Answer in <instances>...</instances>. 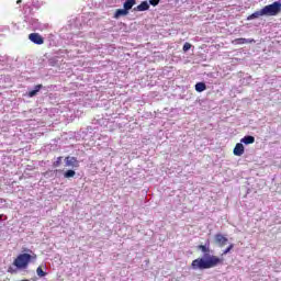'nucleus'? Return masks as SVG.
I'll return each instance as SVG.
<instances>
[{
	"mask_svg": "<svg viewBox=\"0 0 281 281\" xmlns=\"http://www.w3.org/2000/svg\"><path fill=\"white\" fill-rule=\"evenodd\" d=\"M136 10L138 12H146V10H150V4L148 3V1H143L136 7Z\"/></svg>",
	"mask_w": 281,
	"mask_h": 281,
	"instance_id": "1a4fd4ad",
	"label": "nucleus"
},
{
	"mask_svg": "<svg viewBox=\"0 0 281 281\" xmlns=\"http://www.w3.org/2000/svg\"><path fill=\"white\" fill-rule=\"evenodd\" d=\"M16 3H21V0H18Z\"/></svg>",
	"mask_w": 281,
	"mask_h": 281,
	"instance_id": "5701e85b",
	"label": "nucleus"
},
{
	"mask_svg": "<svg viewBox=\"0 0 281 281\" xmlns=\"http://www.w3.org/2000/svg\"><path fill=\"white\" fill-rule=\"evenodd\" d=\"M1 218H3V215H0V221H1Z\"/></svg>",
	"mask_w": 281,
	"mask_h": 281,
	"instance_id": "b1692460",
	"label": "nucleus"
},
{
	"mask_svg": "<svg viewBox=\"0 0 281 281\" xmlns=\"http://www.w3.org/2000/svg\"><path fill=\"white\" fill-rule=\"evenodd\" d=\"M159 1L160 0H149V3H150V5L156 7V5H159Z\"/></svg>",
	"mask_w": 281,
	"mask_h": 281,
	"instance_id": "412c9836",
	"label": "nucleus"
},
{
	"mask_svg": "<svg viewBox=\"0 0 281 281\" xmlns=\"http://www.w3.org/2000/svg\"><path fill=\"white\" fill-rule=\"evenodd\" d=\"M233 153L236 157H243V155H245V146L243 145V143H237Z\"/></svg>",
	"mask_w": 281,
	"mask_h": 281,
	"instance_id": "0eeeda50",
	"label": "nucleus"
},
{
	"mask_svg": "<svg viewBox=\"0 0 281 281\" xmlns=\"http://www.w3.org/2000/svg\"><path fill=\"white\" fill-rule=\"evenodd\" d=\"M36 273H37L38 278H45V276H47V272L43 271L42 267H37Z\"/></svg>",
	"mask_w": 281,
	"mask_h": 281,
	"instance_id": "a211bd4d",
	"label": "nucleus"
},
{
	"mask_svg": "<svg viewBox=\"0 0 281 281\" xmlns=\"http://www.w3.org/2000/svg\"><path fill=\"white\" fill-rule=\"evenodd\" d=\"M63 164V156L57 157V160L53 162V168H59Z\"/></svg>",
	"mask_w": 281,
	"mask_h": 281,
	"instance_id": "f3484780",
	"label": "nucleus"
},
{
	"mask_svg": "<svg viewBox=\"0 0 281 281\" xmlns=\"http://www.w3.org/2000/svg\"><path fill=\"white\" fill-rule=\"evenodd\" d=\"M8 273H16V269L9 267L8 268Z\"/></svg>",
	"mask_w": 281,
	"mask_h": 281,
	"instance_id": "4be33fe9",
	"label": "nucleus"
},
{
	"mask_svg": "<svg viewBox=\"0 0 281 281\" xmlns=\"http://www.w3.org/2000/svg\"><path fill=\"white\" fill-rule=\"evenodd\" d=\"M198 249L204 254V258H198L194 259L191 262V268L196 270L200 269V271H203L205 269H214V267H218V265H223V258H220L218 256H210V244L207 245H199Z\"/></svg>",
	"mask_w": 281,
	"mask_h": 281,
	"instance_id": "f257e3e1",
	"label": "nucleus"
},
{
	"mask_svg": "<svg viewBox=\"0 0 281 281\" xmlns=\"http://www.w3.org/2000/svg\"><path fill=\"white\" fill-rule=\"evenodd\" d=\"M255 142H256V137L249 136V135L240 139V143L245 144L246 146H248L249 144H254Z\"/></svg>",
	"mask_w": 281,
	"mask_h": 281,
	"instance_id": "9d476101",
	"label": "nucleus"
},
{
	"mask_svg": "<svg viewBox=\"0 0 281 281\" xmlns=\"http://www.w3.org/2000/svg\"><path fill=\"white\" fill-rule=\"evenodd\" d=\"M72 177H76V171L75 170L68 169L67 171H65V173H64L65 179H72Z\"/></svg>",
	"mask_w": 281,
	"mask_h": 281,
	"instance_id": "dca6fc26",
	"label": "nucleus"
},
{
	"mask_svg": "<svg viewBox=\"0 0 281 281\" xmlns=\"http://www.w3.org/2000/svg\"><path fill=\"white\" fill-rule=\"evenodd\" d=\"M251 43H256V40L254 38H245V37H239V38H235L232 41L233 45H247V44H251Z\"/></svg>",
	"mask_w": 281,
	"mask_h": 281,
	"instance_id": "423d86ee",
	"label": "nucleus"
},
{
	"mask_svg": "<svg viewBox=\"0 0 281 281\" xmlns=\"http://www.w3.org/2000/svg\"><path fill=\"white\" fill-rule=\"evenodd\" d=\"M29 40L35 45H43V43H45V40L38 33H31Z\"/></svg>",
	"mask_w": 281,
	"mask_h": 281,
	"instance_id": "39448f33",
	"label": "nucleus"
},
{
	"mask_svg": "<svg viewBox=\"0 0 281 281\" xmlns=\"http://www.w3.org/2000/svg\"><path fill=\"white\" fill-rule=\"evenodd\" d=\"M43 89V85H36L34 90L29 91L27 95L29 98H34Z\"/></svg>",
	"mask_w": 281,
	"mask_h": 281,
	"instance_id": "9b49d317",
	"label": "nucleus"
},
{
	"mask_svg": "<svg viewBox=\"0 0 281 281\" xmlns=\"http://www.w3.org/2000/svg\"><path fill=\"white\" fill-rule=\"evenodd\" d=\"M183 52H189V49H192V44L190 43H184L183 47H182Z\"/></svg>",
	"mask_w": 281,
	"mask_h": 281,
	"instance_id": "aec40b11",
	"label": "nucleus"
},
{
	"mask_svg": "<svg viewBox=\"0 0 281 281\" xmlns=\"http://www.w3.org/2000/svg\"><path fill=\"white\" fill-rule=\"evenodd\" d=\"M135 0H126L123 4V8L128 12V10H133V5H135Z\"/></svg>",
	"mask_w": 281,
	"mask_h": 281,
	"instance_id": "ddd939ff",
	"label": "nucleus"
},
{
	"mask_svg": "<svg viewBox=\"0 0 281 281\" xmlns=\"http://www.w3.org/2000/svg\"><path fill=\"white\" fill-rule=\"evenodd\" d=\"M65 164L68 168H80V162L76 157L67 156L65 158Z\"/></svg>",
	"mask_w": 281,
	"mask_h": 281,
	"instance_id": "20e7f679",
	"label": "nucleus"
},
{
	"mask_svg": "<svg viewBox=\"0 0 281 281\" xmlns=\"http://www.w3.org/2000/svg\"><path fill=\"white\" fill-rule=\"evenodd\" d=\"M33 260H36V254L30 255V254H20L13 261V266L16 267V269H27L30 262Z\"/></svg>",
	"mask_w": 281,
	"mask_h": 281,
	"instance_id": "f03ea898",
	"label": "nucleus"
},
{
	"mask_svg": "<svg viewBox=\"0 0 281 281\" xmlns=\"http://www.w3.org/2000/svg\"><path fill=\"white\" fill-rule=\"evenodd\" d=\"M207 89V86L205 85V82H198L195 85V91H198V93H203V91H205Z\"/></svg>",
	"mask_w": 281,
	"mask_h": 281,
	"instance_id": "f8f14e48",
	"label": "nucleus"
},
{
	"mask_svg": "<svg viewBox=\"0 0 281 281\" xmlns=\"http://www.w3.org/2000/svg\"><path fill=\"white\" fill-rule=\"evenodd\" d=\"M260 16H265V13L262 12V9L259 11H256L255 13L250 14L248 16V21H250L251 19H258Z\"/></svg>",
	"mask_w": 281,
	"mask_h": 281,
	"instance_id": "2eb2a0df",
	"label": "nucleus"
},
{
	"mask_svg": "<svg viewBox=\"0 0 281 281\" xmlns=\"http://www.w3.org/2000/svg\"><path fill=\"white\" fill-rule=\"evenodd\" d=\"M128 14V11L125 9H117L114 14V19H120V16H126Z\"/></svg>",
	"mask_w": 281,
	"mask_h": 281,
	"instance_id": "4468645a",
	"label": "nucleus"
},
{
	"mask_svg": "<svg viewBox=\"0 0 281 281\" xmlns=\"http://www.w3.org/2000/svg\"><path fill=\"white\" fill-rule=\"evenodd\" d=\"M234 249V244H231L224 251L223 256H227Z\"/></svg>",
	"mask_w": 281,
	"mask_h": 281,
	"instance_id": "6ab92c4d",
	"label": "nucleus"
},
{
	"mask_svg": "<svg viewBox=\"0 0 281 281\" xmlns=\"http://www.w3.org/2000/svg\"><path fill=\"white\" fill-rule=\"evenodd\" d=\"M215 243L220 247H225V245H227V243H228V239L223 234H216L215 235Z\"/></svg>",
	"mask_w": 281,
	"mask_h": 281,
	"instance_id": "6e6552de",
	"label": "nucleus"
},
{
	"mask_svg": "<svg viewBox=\"0 0 281 281\" xmlns=\"http://www.w3.org/2000/svg\"><path fill=\"white\" fill-rule=\"evenodd\" d=\"M281 12V2L274 1L271 4H268L262 8L263 16H278Z\"/></svg>",
	"mask_w": 281,
	"mask_h": 281,
	"instance_id": "7ed1b4c3",
	"label": "nucleus"
}]
</instances>
